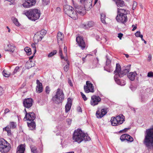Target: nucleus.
<instances>
[{"mask_svg": "<svg viewBox=\"0 0 153 153\" xmlns=\"http://www.w3.org/2000/svg\"><path fill=\"white\" fill-rule=\"evenodd\" d=\"M143 143L149 151L153 149V126L152 128L146 129L145 132Z\"/></svg>", "mask_w": 153, "mask_h": 153, "instance_id": "1", "label": "nucleus"}, {"mask_svg": "<svg viewBox=\"0 0 153 153\" xmlns=\"http://www.w3.org/2000/svg\"><path fill=\"white\" fill-rule=\"evenodd\" d=\"M73 139L79 143L82 140L89 141L91 140L90 137L87 134L84 133L81 130L78 129L75 130L73 134Z\"/></svg>", "mask_w": 153, "mask_h": 153, "instance_id": "2", "label": "nucleus"}, {"mask_svg": "<svg viewBox=\"0 0 153 153\" xmlns=\"http://www.w3.org/2000/svg\"><path fill=\"white\" fill-rule=\"evenodd\" d=\"M23 14L32 21H35L39 19L40 16V11L37 9H31L23 11Z\"/></svg>", "mask_w": 153, "mask_h": 153, "instance_id": "3", "label": "nucleus"}, {"mask_svg": "<svg viewBox=\"0 0 153 153\" xmlns=\"http://www.w3.org/2000/svg\"><path fill=\"white\" fill-rule=\"evenodd\" d=\"M129 13V11L128 10L118 8L117 15L116 18L117 21L118 22L124 24L127 20L126 15Z\"/></svg>", "mask_w": 153, "mask_h": 153, "instance_id": "4", "label": "nucleus"}, {"mask_svg": "<svg viewBox=\"0 0 153 153\" xmlns=\"http://www.w3.org/2000/svg\"><path fill=\"white\" fill-rule=\"evenodd\" d=\"M130 66L131 65H130L129 67L125 68L124 69H123L122 71H121V68L120 65L118 63H117L116 69L114 71L115 75L117 74L118 75V76L120 77H123L130 71Z\"/></svg>", "mask_w": 153, "mask_h": 153, "instance_id": "5", "label": "nucleus"}, {"mask_svg": "<svg viewBox=\"0 0 153 153\" xmlns=\"http://www.w3.org/2000/svg\"><path fill=\"white\" fill-rule=\"evenodd\" d=\"M10 148L9 143L3 139H0V152L2 153H6L10 151Z\"/></svg>", "mask_w": 153, "mask_h": 153, "instance_id": "6", "label": "nucleus"}, {"mask_svg": "<svg viewBox=\"0 0 153 153\" xmlns=\"http://www.w3.org/2000/svg\"><path fill=\"white\" fill-rule=\"evenodd\" d=\"M64 98L63 91L60 88L57 89L56 94L53 97L52 100L53 102L56 104L61 102Z\"/></svg>", "mask_w": 153, "mask_h": 153, "instance_id": "7", "label": "nucleus"}, {"mask_svg": "<svg viewBox=\"0 0 153 153\" xmlns=\"http://www.w3.org/2000/svg\"><path fill=\"white\" fill-rule=\"evenodd\" d=\"M16 127V123L14 122H10L9 125L3 128L4 131H6L7 133V134L9 136H11L12 133L11 129H15Z\"/></svg>", "mask_w": 153, "mask_h": 153, "instance_id": "8", "label": "nucleus"}, {"mask_svg": "<svg viewBox=\"0 0 153 153\" xmlns=\"http://www.w3.org/2000/svg\"><path fill=\"white\" fill-rule=\"evenodd\" d=\"M84 89L85 92L88 93L90 92H94V87L92 84L89 81L86 82V86H84Z\"/></svg>", "mask_w": 153, "mask_h": 153, "instance_id": "9", "label": "nucleus"}, {"mask_svg": "<svg viewBox=\"0 0 153 153\" xmlns=\"http://www.w3.org/2000/svg\"><path fill=\"white\" fill-rule=\"evenodd\" d=\"M36 2V0H25L23 3L22 5L25 8H30L35 5Z\"/></svg>", "mask_w": 153, "mask_h": 153, "instance_id": "10", "label": "nucleus"}, {"mask_svg": "<svg viewBox=\"0 0 153 153\" xmlns=\"http://www.w3.org/2000/svg\"><path fill=\"white\" fill-rule=\"evenodd\" d=\"M33 101L32 98H27L25 99L23 101V105L25 108H29L33 105Z\"/></svg>", "mask_w": 153, "mask_h": 153, "instance_id": "11", "label": "nucleus"}, {"mask_svg": "<svg viewBox=\"0 0 153 153\" xmlns=\"http://www.w3.org/2000/svg\"><path fill=\"white\" fill-rule=\"evenodd\" d=\"M24 111H25L26 114L24 119H26L27 120L30 121H33L36 118L35 113L33 112L27 113L25 108V109Z\"/></svg>", "mask_w": 153, "mask_h": 153, "instance_id": "12", "label": "nucleus"}, {"mask_svg": "<svg viewBox=\"0 0 153 153\" xmlns=\"http://www.w3.org/2000/svg\"><path fill=\"white\" fill-rule=\"evenodd\" d=\"M101 100V99L99 96L94 95L91 97L90 103L92 105L94 106L97 105Z\"/></svg>", "mask_w": 153, "mask_h": 153, "instance_id": "13", "label": "nucleus"}, {"mask_svg": "<svg viewBox=\"0 0 153 153\" xmlns=\"http://www.w3.org/2000/svg\"><path fill=\"white\" fill-rule=\"evenodd\" d=\"M80 2L84 4V8L86 10L90 9L92 7V0H80Z\"/></svg>", "mask_w": 153, "mask_h": 153, "instance_id": "14", "label": "nucleus"}, {"mask_svg": "<svg viewBox=\"0 0 153 153\" xmlns=\"http://www.w3.org/2000/svg\"><path fill=\"white\" fill-rule=\"evenodd\" d=\"M107 113L106 110L105 109H100L98 108L96 113V115L97 117L98 118H101L103 117Z\"/></svg>", "mask_w": 153, "mask_h": 153, "instance_id": "15", "label": "nucleus"}, {"mask_svg": "<svg viewBox=\"0 0 153 153\" xmlns=\"http://www.w3.org/2000/svg\"><path fill=\"white\" fill-rule=\"evenodd\" d=\"M76 41L81 49L83 50L85 47V44L82 37L78 36L76 38Z\"/></svg>", "mask_w": 153, "mask_h": 153, "instance_id": "16", "label": "nucleus"}, {"mask_svg": "<svg viewBox=\"0 0 153 153\" xmlns=\"http://www.w3.org/2000/svg\"><path fill=\"white\" fill-rule=\"evenodd\" d=\"M76 9V12L79 14L84 15L85 13V8L82 6H80L76 5L75 7Z\"/></svg>", "mask_w": 153, "mask_h": 153, "instance_id": "17", "label": "nucleus"}, {"mask_svg": "<svg viewBox=\"0 0 153 153\" xmlns=\"http://www.w3.org/2000/svg\"><path fill=\"white\" fill-rule=\"evenodd\" d=\"M47 31L45 30H42L40 32H37L35 35L34 37L37 38L38 39V40L40 41L42 39L43 36H40L39 35L40 34L42 36H43L45 35Z\"/></svg>", "mask_w": 153, "mask_h": 153, "instance_id": "18", "label": "nucleus"}, {"mask_svg": "<svg viewBox=\"0 0 153 153\" xmlns=\"http://www.w3.org/2000/svg\"><path fill=\"white\" fill-rule=\"evenodd\" d=\"M69 13H66L69 17L74 19H76L77 18L76 12L75 10L73 8L72 10H71L69 11Z\"/></svg>", "mask_w": 153, "mask_h": 153, "instance_id": "19", "label": "nucleus"}, {"mask_svg": "<svg viewBox=\"0 0 153 153\" xmlns=\"http://www.w3.org/2000/svg\"><path fill=\"white\" fill-rule=\"evenodd\" d=\"M118 75L116 74L114 76V79L116 83L118 85H120L121 86H124L126 84V82L123 80H120L118 78Z\"/></svg>", "mask_w": 153, "mask_h": 153, "instance_id": "20", "label": "nucleus"}, {"mask_svg": "<svg viewBox=\"0 0 153 153\" xmlns=\"http://www.w3.org/2000/svg\"><path fill=\"white\" fill-rule=\"evenodd\" d=\"M15 46L10 44H8L5 46L4 50L5 51H9L13 53L15 48Z\"/></svg>", "mask_w": 153, "mask_h": 153, "instance_id": "21", "label": "nucleus"}, {"mask_svg": "<svg viewBox=\"0 0 153 153\" xmlns=\"http://www.w3.org/2000/svg\"><path fill=\"white\" fill-rule=\"evenodd\" d=\"M36 82L37 84L36 91L38 93H40L42 91L43 88L42 84L38 79L36 80Z\"/></svg>", "mask_w": 153, "mask_h": 153, "instance_id": "22", "label": "nucleus"}, {"mask_svg": "<svg viewBox=\"0 0 153 153\" xmlns=\"http://www.w3.org/2000/svg\"><path fill=\"white\" fill-rule=\"evenodd\" d=\"M72 105V100L71 98L68 99V102L65 106V112H68L70 110Z\"/></svg>", "mask_w": 153, "mask_h": 153, "instance_id": "23", "label": "nucleus"}, {"mask_svg": "<svg viewBox=\"0 0 153 153\" xmlns=\"http://www.w3.org/2000/svg\"><path fill=\"white\" fill-rule=\"evenodd\" d=\"M118 124H121L125 121L124 116L122 114H120L116 117Z\"/></svg>", "mask_w": 153, "mask_h": 153, "instance_id": "24", "label": "nucleus"}, {"mask_svg": "<svg viewBox=\"0 0 153 153\" xmlns=\"http://www.w3.org/2000/svg\"><path fill=\"white\" fill-rule=\"evenodd\" d=\"M25 150V146L24 145L21 144L18 147L16 153H24Z\"/></svg>", "mask_w": 153, "mask_h": 153, "instance_id": "25", "label": "nucleus"}, {"mask_svg": "<svg viewBox=\"0 0 153 153\" xmlns=\"http://www.w3.org/2000/svg\"><path fill=\"white\" fill-rule=\"evenodd\" d=\"M137 75V74L135 72H130L128 74L127 76L130 80L133 81L134 80L135 77Z\"/></svg>", "mask_w": 153, "mask_h": 153, "instance_id": "26", "label": "nucleus"}, {"mask_svg": "<svg viewBox=\"0 0 153 153\" xmlns=\"http://www.w3.org/2000/svg\"><path fill=\"white\" fill-rule=\"evenodd\" d=\"M73 7L68 5H65L64 6V10L65 13H69V12L72 9Z\"/></svg>", "mask_w": 153, "mask_h": 153, "instance_id": "27", "label": "nucleus"}, {"mask_svg": "<svg viewBox=\"0 0 153 153\" xmlns=\"http://www.w3.org/2000/svg\"><path fill=\"white\" fill-rule=\"evenodd\" d=\"M28 126L31 130H33L35 128L36 123L33 121H31L30 123L27 122Z\"/></svg>", "mask_w": 153, "mask_h": 153, "instance_id": "28", "label": "nucleus"}, {"mask_svg": "<svg viewBox=\"0 0 153 153\" xmlns=\"http://www.w3.org/2000/svg\"><path fill=\"white\" fill-rule=\"evenodd\" d=\"M111 124L113 126H116L120 125L118 124V123L117 119L115 117H111Z\"/></svg>", "mask_w": 153, "mask_h": 153, "instance_id": "29", "label": "nucleus"}, {"mask_svg": "<svg viewBox=\"0 0 153 153\" xmlns=\"http://www.w3.org/2000/svg\"><path fill=\"white\" fill-rule=\"evenodd\" d=\"M64 60L66 62L67 64L64 67V70L65 71L67 72L69 69L70 63L67 58H65Z\"/></svg>", "mask_w": 153, "mask_h": 153, "instance_id": "30", "label": "nucleus"}, {"mask_svg": "<svg viewBox=\"0 0 153 153\" xmlns=\"http://www.w3.org/2000/svg\"><path fill=\"white\" fill-rule=\"evenodd\" d=\"M63 37V35L62 33L60 32H58L57 35V42L58 43L59 42H62V38Z\"/></svg>", "mask_w": 153, "mask_h": 153, "instance_id": "31", "label": "nucleus"}, {"mask_svg": "<svg viewBox=\"0 0 153 153\" xmlns=\"http://www.w3.org/2000/svg\"><path fill=\"white\" fill-rule=\"evenodd\" d=\"M94 25V22L90 21H89L87 24H86L84 26L85 28H88L93 27Z\"/></svg>", "mask_w": 153, "mask_h": 153, "instance_id": "32", "label": "nucleus"}, {"mask_svg": "<svg viewBox=\"0 0 153 153\" xmlns=\"http://www.w3.org/2000/svg\"><path fill=\"white\" fill-rule=\"evenodd\" d=\"M126 140L130 142H132L133 141V138L130 135L126 134Z\"/></svg>", "mask_w": 153, "mask_h": 153, "instance_id": "33", "label": "nucleus"}, {"mask_svg": "<svg viewBox=\"0 0 153 153\" xmlns=\"http://www.w3.org/2000/svg\"><path fill=\"white\" fill-rule=\"evenodd\" d=\"M116 4L118 7H123L124 5V1L121 0H118Z\"/></svg>", "mask_w": 153, "mask_h": 153, "instance_id": "34", "label": "nucleus"}, {"mask_svg": "<svg viewBox=\"0 0 153 153\" xmlns=\"http://www.w3.org/2000/svg\"><path fill=\"white\" fill-rule=\"evenodd\" d=\"M25 51L28 55H30L31 53V49L28 47H26L25 48Z\"/></svg>", "mask_w": 153, "mask_h": 153, "instance_id": "35", "label": "nucleus"}, {"mask_svg": "<svg viewBox=\"0 0 153 153\" xmlns=\"http://www.w3.org/2000/svg\"><path fill=\"white\" fill-rule=\"evenodd\" d=\"M105 15L104 14H101V20L102 22L104 23L105 24L106 23L105 21Z\"/></svg>", "mask_w": 153, "mask_h": 153, "instance_id": "36", "label": "nucleus"}, {"mask_svg": "<svg viewBox=\"0 0 153 153\" xmlns=\"http://www.w3.org/2000/svg\"><path fill=\"white\" fill-rule=\"evenodd\" d=\"M31 152L33 153H37L36 147L33 146H30Z\"/></svg>", "mask_w": 153, "mask_h": 153, "instance_id": "37", "label": "nucleus"}, {"mask_svg": "<svg viewBox=\"0 0 153 153\" xmlns=\"http://www.w3.org/2000/svg\"><path fill=\"white\" fill-rule=\"evenodd\" d=\"M13 23L16 26H19L20 25V24L18 22V20L16 18H13Z\"/></svg>", "mask_w": 153, "mask_h": 153, "instance_id": "38", "label": "nucleus"}, {"mask_svg": "<svg viewBox=\"0 0 153 153\" xmlns=\"http://www.w3.org/2000/svg\"><path fill=\"white\" fill-rule=\"evenodd\" d=\"M50 3L49 0H42V4L44 6L48 5Z\"/></svg>", "mask_w": 153, "mask_h": 153, "instance_id": "39", "label": "nucleus"}, {"mask_svg": "<svg viewBox=\"0 0 153 153\" xmlns=\"http://www.w3.org/2000/svg\"><path fill=\"white\" fill-rule=\"evenodd\" d=\"M57 51L56 50H54L53 52L50 53L48 55V57H51L56 53Z\"/></svg>", "mask_w": 153, "mask_h": 153, "instance_id": "40", "label": "nucleus"}, {"mask_svg": "<svg viewBox=\"0 0 153 153\" xmlns=\"http://www.w3.org/2000/svg\"><path fill=\"white\" fill-rule=\"evenodd\" d=\"M126 134L122 135L120 137V139L122 141H123L126 140Z\"/></svg>", "mask_w": 153, "mask_h": 153, "instance_id": "41", "label": "nucleus"}, {"mask_svg": "<svg viewBox=\"0 0 153 153\" xmlns=\"http://www.w3.org/2000/svg\"><path fill=\"white\" fill-rule=\"evenodd\" d=\"M31 46L33 49L34 54L36 53V45L34 43H32L31 44Z\"/></svg>", "mask_w": 153, "mask_h": 153, "instance_id": "42", "label": "nucleus"}, {"mask_svg": "<svg viewBox=\"0 0 153 153\" xmlns=\"http://www.w3.org/2000/svg\"><path fill=\"white\" fill-rule=\"evenodd\" d=\"M59 55L61 57V59H64L65 58H64V57L62 55V50L60 49V48L59 49Z\"/></svg>", "mask_w": 153, "mask_h": 153, "instance_id": "43", "label": "nucleus"}, {"mask_svg": "<svg viewBox=\"0 0 153 153\" xmlns=\"http://www.w3.org/2000/svg\"><path fill=\"white\" fill-rule=\"evenodd\" d=\"M2 74L5 77H9L10 74H7L6 73V71L4 70L2 72Z\"/></svg>", "mask_w": 153, "mask_h": 153, "instance_id": "44", "label": "nucleus"}, {"mask_svg": "<svg viewBox=\"0 0 153 153\" xmlns=\"http://www.w3.org/2000/svg\"><path fill=\"white\" fill-rule=\"evenodd\" d=\"M135 35L137 37H140V36H142V35L140 34V32L139 31H137L135 33Z\"/></svg>", "mask_w": 153, "mask_h": 153, "instance_id": "45", "label": "nucleus"}, {"mask_svg": "<svg viewBox=\"0 0 153 153\" xmlns=\"http://www.w3.org/2000/svg\"><path fill=\"white\" fill-rule=\"evenodd\" d=\"M147 76L149 77H153V72L150 71L148 73Z\"/></svg>", "mask_w": 153, "mask_h": 153, "instance_id": "46", "label": "nucleus"}, {"mask_svg": "<svg viewBox=\"0 0 153 153\" xmlns=\"http://www.w3.org/2000/svg\"><path fill=\"white\" fill-rule=\"evenodd\" d=\"M80 94L84 100L85 101L86 100H87V98L85 95L82 92H81Z\"/></svg>", "mask_w": 153, "mask_h": 153, "instance_id": "47", "label": "nucleus"}, {"mask_svg": "<svg viewBox=\"0 0 153 153\" xmlns=\"http://www.w3.org/2000/svg\"><path fill=\"white\" fill-rule=\"evenodd\" d=\"M137 5V3L135 1H134L133 4L132 8L134 10L135 9Z\"/></svg>", "mask_w": 153, "mask_h": 153, "instance_id": "48", "label": "nucleus"}, {"mask_svg": "<svg viewBox=\"0 0 153 153\" xmlns=\"http://www.w3.org/2000/svg\"><path fill=\"white\" fill-rule=\"evenodd\" d=\"M19 66H17L16 67L15 69H14V71L13 72V74H15V73H17V72L18 71H19Z\"/></svg>", "mask_w": 153, "mask_h": 153, "instance_id": "49", "label": "nucleus"}, {"mask_svg": "<svg viewBox=\"0 0 153 153\" xmlns=\"http://www.w3.org/2000/svg\"><path fill=\"white\" fill-rule=\"evenodd\" d=\"M66 122L69 125H70L72 122V120L70 118H68L66 119Z\"/></svg>", "mask_w": 153, "mask_h": 153, "instance_id": "50", "label": "nucleus"}, {"mask_svg": "<svg viewBox=\"0 0 153 153\" xmlns=\"http://www.w3.org/2000/svg\"><path fill=\"white\" fill-rule=\"evenodd\" d=\"M45 91L47 94H49L50 91V89L48 86L46 87L45 88Z\"/></svg>", "mask_w": 153, "mask_h": 153, "instance_id": "51", "label": "nucleus"}, {"mask_svg": "<svg viewBox=\"0 0 153 153\" xmlns=\"http://www.w3.org/2000/svg\"><path fill=\"white\" fill-rule=\"evenodd\" d=\"M4 93V90L1 87H0V96L2 95Z\"/></svg>", "mask_w": 153, "mask_h": 153, "instance_id": "52", "label": "nucleus"}, {"mask_svg": "<svg viewBox=\"0 0 153 153\" xmlns=\"http://www.w3.org/2000/svg\"><path fill=\"white\" fill-rule=\"evenodd\" d=\"M77 111L78 112H82V110L81 108L78 106L77 108Z\"/></svg>", "mask_w": 153, "mask_h": 153, "instance_id": "53", "label": "nucleus"}, {"mask_svg": "<svg viewBox=\"0 0 153 153\" xmlns=\"http://www.w3.org/2000/svg\"><path fill=\"white\" fill-rule=\"evenodd\" d=\"M123 36V34L121 33H119L118 34V37L120 39H121L122 37Z\"/></svg>", "mask_w": 153, "mask_h": 153, "instance_id": "54", "label": "nucleus"}, {"mask_svg": "<svg viewBox=\"0 0 153 153\" xmlns=\"http://www.w3.org/2000/svg\"><path fill=\"white\" fill-rule=\"evenodd\" d=\"M152 59V56L151 54L149 55L148 57V61L149 62H150Z\"/></svg>", "mask_w": 153, "mask_h": 153, "instance_id": "55", "label": "nucleus"}, {"mask_svg": "<svg viewBox=\"0 0 153 153\" xmlns=\"http://www.w3.org/2000/svg\"><path fill=\"white\" fill-rule=\"evenodd\" d=\"M132 27H133V28L132 29V31H133L135 30L137 28V26L134 25H132Z\"/></svg>", "mask_w": 153, "mask_h": 153, "instance_id": "56", "label": "nucleus"}, {"mask_svg": "<svg viewBox=\"0 0 153 153\" xmlns=\"http://www.w3.org/2000/svg\"><path fill=\"white\" fill-rule=\"evenodd\" d=\"M130 88L131 89V90H132V91H135L136 88V87H133V86H130Z\"/></svg>", "mask_w": 153, "mask_h": 153, "instance_id": "57", "label": "nucleus"}, {"mask_svg": "<svg viewBox=\"0 0 153 153\" xmlns=\"http://www.w3.org/2000/svg\"><path fill=\"white\" fill-rule=\"evenodd\" d=\"M64 52L66 54H67V47L66 46H64Z\"/></svg>", "mask_w": 153, "mask_h": 153, "instance_id": "58", "label": "nucleus"}, {"mask_svg": "<svg viewBox=\"0 0 153 153\" xmlns=\"http://www.w3.org/2000/svg\"><path fill=\"white\" fill-rule=\"evenodd\" d=\"M68 82L69 84L71 86H73V85L72 83V82L71 80L69 79H68Z\"/></svg>", "mask_w": 153, "mask_h": 153, "instance_id": "59", "label": "nucleus"}, {"mask_svg": "<svg viewBox=\"0 0 153 153\" xmlns=\"http://www.w3.org/2000/svg\"><path fill=\"white\" fill-rule=\"evenodd\" d=\"M110 62H111L110 60L108 59H107L106 62V64L107 65H109V64L110 63Z\"/></svg>", "mask_w": 153, "mask_h": 153, "instance_id": "60", "label": "nucleus"}, {"mask_svg": "<svg viewBox=\"0 0 153 153\" xmlns=\"http://www.w3.org/2000/svg\"><path fill=\"white\" fill-rule=\"evenodd\" d=\"M15 0H7V1H9L10 2V5H11L13 4V2H14V1Z\"/></svg>", "mask_w": 153, "mask_h": 153, "instance_id": "61", "label": "nucleus"}, {"mask_svg": "<svg viewBox=\"0 0 153 153\" xmlns=\"http://www.w3.org/2000/svg\"><path fill=\"white\" fill-rule=\"evenodd\" d=\"M87 55H86L85 57H83V58H82V60L83 61V63L85 62V59H86V57H87Z\"/></svg>", "mask_w": 153, "mask_h": 153, "instance_id": "62", "label": "nucleus"}, {"mask_svg": "<svg viewBox=\"0 0 153 153\" xmlns=\"http://www.w3.org/2000/svg\"><path fill=\"white\" fill-rule=\"evenodd\" d=\"M9 111V110L8 108H6L4 110V113H7Z\"/></svg>", "mask_w": 153, "mask_h": 153, "instance_id": "63", "label": "nucleus"}, {"mask_svg": "<svg viewBox=\"0 0 153 153\" xmlns=\"http://www.w3.org/2000/svg\"><path fill=\"white\" fill-rule=\"evenodd\" d=\"M130 129L129 128H125L124 129L123 131H124V132H126V131H127L129 129Z\"/></svg>", "mask_w": 153, "mask_h": 153, "instance_id": "64", "label": "nucleus"}]
</instances>
